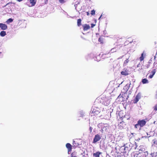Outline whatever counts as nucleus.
<instances>
[{
    "instance_id": "obj_45",
    "label": "nucleus",
    "mask_w": 157,
    "mask_h": 157,
    "mask_svg": "<svg viewBox=\"0 0 157 157\" xmlns=\"http://www.w3.org/2000/svg\"><path fill=\"white\" fill-rule=\"evenodd\" d=\"M156 56H154V59H156Z\"/></svg>"
},
{
    "instance_id": "obj_22",
    "label": "nucleus",
    "mask_w": 157,
    "mask_h": 157,
    "mask_svg": "<svg viewBox=\"0 0 157 157\" xmlns=\"http://www.w3.org/2000/svg\"><path fill=\"white\" fill-rule=\"evenodd\" d=\"M151 157H157V152L151 153Z\"/></svg>"
},
{
    "instance_id": "obj_11",
    "label": "nucleus",
    "mask_w": 157,
    "mask_h": 157,
    "mask_svg": "<svg viewBox=\"0 0 157 157\" xmlns=\"http://www.w3.org/2000/svg\"><path fill=\"white\" fill-rule=\"evenodd\" d=\"M151 59L149 61L148 63H147V64L143 66L144 68H148L150 66V63H151Z\"/></svg>"
},
{
    "instance_id": "obj_26",
    "label": "nucleus",
    "mask_w": 157,
    "mask_h": 157,
    "mask_svg": "<svg viewBox=\"0 0 157 157\" xmlns=\"http://www.w3.org/2000/svg\"><path fill=\"white\" fill-rule=\"evenodd\" d=\"M128 59H127L126 60H125L124 62V65H126L127 64V63H128Z\"/></svg>"
},
{
    "instance_id": "obj_41",
    "label": "nucleus",
    "mask_w": 157,
    "mask_h": 157,
    "mask_svg": "<svg viewBox=\"0 0 157 157\" xmlns=\"http://www.w3.org/2000/svg\"><path fill=\"white\" fill-rule=\"evenodd\" d=\"M106 55V54H103V55H102V59H103V58L104 56V55Z\"/></svg>"
},
{
    "instance_id": "obj_19",
    "label": "nucleus",
    "mask_w": 157,
    "mask_h": 157,
    "mask_svg": "<svg viewBox=\"0 0 157 157\" xmlns=\"http://www.w3.org/2000/svg\"><path fill=\"white\" fill-rule=\"evenodd\" d=\"M82 20L81 19H78L77 22V25L78 26H79L81 25Z\"/></svg>"
},
{
    "instance_id": "obj_36",
    "label": "nucleus",
    "mask_w": 157,
    "mask_h": 157,
    "mask_svg": "<svg viewBox=\"0 0 157 157\" xmlns=\"http://www.w3.org/2000/svg\"><path fill=\"white\" fill-rule=\"evenodd\" d=\"M123 57V56H121L119 58H118V59H121V58H122Z\"/></svg>"
},
{
    "instance_id": "obj_38",
    "label": "nucleus",
    "mask_w": 157,
    "mask_h": 157,
    "mask_svg": "<svg viewBox=\"0 0 157 157\" xmlns=\"http://www.w3.org/2000/svg\"><path fill=\"white\" fill-rule=\"evenodd\" d=\"M90 132H91L92 131V128L91 127H90Z\"/></svg>"
},
{
    "instance_id": "obj_17",
    "label": "nucleus",
    "mask_w": 157,
    "mask_h": 157,
    "mask_svg": "<svg viewBox=\"0 0 157 157\" xmlns=\"http://www.w3.org/2000/svg\"><path fill=\"white\" fill-rule=\"evenodd\" d=\"M145 56V54L143 52L140 58V61L143 60Z\"/></svg>"
},
{
    "instance_id": "obj_1",
    "label": "nucleus",
    "mask_w": 157,
    "mask_h": 157,
    "mask_svg": "<svg viewBox=\"0 0 157 157\" xmlns=\"http://www.w3.org/2000/svg\"><path fill=\"white\" fill-rule=\"evenodd\" d=\"M130 84H127L124 87L123 89L126 92V91L129 89V85H130ZM127 95V93L126 92L124 93V94H122V98H123V99H122V100L123 101H124V100L125 101V100H127V99H128V96H127V97L126 98H124V97H126V96Z\"/></svg>"
},
{
    "instance_id": "obj_27",
    "label": "nucleus",
    "mask_w": 157,
    "mask_h": 157,
    "mask_svg": "<svg viewBox=\"0 0 157 157\" xmlns=\"http://www.w3.org/2000/svg\"><path fill=\"white\" fill-rule=\"evenodd\" d=\"M157 67V62H155L153 64V67Z\"/></svg>"
},
{
    "instance_id": "obj_32",
    "label": "nucleus",
    "mask_w": 157,
    "mask_h": 157,
    "mask_svg": "<svg viewBox=\"0 0 157 157\" xmlns=\"http://www.w3.org/2000/svg\"><path fill=\"white\" fill-rule=\"evenodd\" d=\"M91 27L92 28H93L95 26V24L92 23V24H91Z\"/></svg>"
},
{
    "instance_id": "obj_14",
    "label": "nucleus",
    "mask_w": 157,
    "mask_h": 157,
    "mask_svg": "<svg viewBox=\"0 0 157 157\" xmlns=\"http://www.w3.org/2000/svg\"><path fill=\"white\" fill-rule=\"evenodd\" d=\"M121 74L122 75L126 76L128 75L129 74L128 71H127L125 70L121 71Z\"/></svg>"
},
{
    "instance_id": "obj_7",
    "label": "nucleus",
    "mask_w": 157,
    "mask_h": 157,
    "mask_svg": "<svg viewBox=\"0 0 157 157\" xmlns=\"http://www.w3.org/2000/svg\"><path fill=\"white\" fill-rule=\"evenodd\" d=\"M66 147L68 149V152L69 153L70 151H71L72 150V146L69 143H67L66 145Z\"/></svg>"
},
{
    "instance_id": "obj_30",
    "label": "nucleus",
    "mask_w": 157,
    "mask_h": 157,
    "mask_svg": "<svg viewBox=\"0 0 157 157\" xmlns=\"http://www.w3.org/2000/svg\"><path fill=\"white\" fill-rule=\"evenodd\" d=\"M154 110L155 111L157 110V105H156L154 107Z\"/></svg>"
},
{
    "instance_id": "obj_4",
    "label": "nucleus",
    "mask_w": 157,
    "mask_h": 157,
    "mask_svg": "<svg viewBox=\"0 0 157 157\" xmlns=\"http://www.w3.org/2000/svg\"><path fill=\"white\" fill-rule=\"evenodd\" d=\"M156 72V70L155 69H153L151 72V74L148 77V78H151L153 77V76L155 74Z\"/></svg>"
},
{
    "instance_id": "obj_46",
    "label": "nucleus",
    "mask_w": 157,
    "mask_h": 157,
    "mask_svg": "<svg viewBox=\"0 0 157 157\" xmlns=\"http://www.w3.org/2000/svg\"><path fill=\"white\" fill-rule=\"evenodd\" d=\"M121 94L120 95V96H119V97H120L121 96Z\"/></svg>"
},
{
    "instance_id": "obj_34",
    "label": "nucleus",
    "mask_w": 157,
    "mask_h": 157,
    "mask_svg": "<svg viewBox=\"0 0 157 157\" xmlns=\"http://www.w3.org/2000/svg\"><path fill=\"white\" fill-rule=\"evenodd\" d=\"M12 3V2H9V3H7L6 5L5 6H7V5H9L10 4V3Z\"/></svg>"
},
{
    "instance_id": "obj_6",
    "label": "nucleus",
    "mask_w": 157,
    "mask_h": 157,
    "mask_svg": "<svg viewBox=\"0 0 157 157\" xmlns=\"http://www.w3.org/2000/svg\"><path fill=\"white\" fill-rule=\"evenodd\" d=\"M125 125V123L123 122H121L118 125L119 128L121 129H122L124 128Z\"/></svg>"
},
{
    "instance_id": "obj_12",
    "label": "nucleus",
    "mask_w": 157,
    "mask_h": 157,
    "mask_svg": "<svg viewBox=\"0 0 157 157\" xmlns=\"http://www.w3.org/2000/svg\"><path fill=\"white\" fill-rule=\"evenodd\" d=\"M141 156V154L140 153L137 154L135 153H133L132 154V157H140Z\"/></svg>"
},
{
    "instance_id": "obj_43",
    "label": "nucleus",
    "mask_w": 157,
    "mask_h": 157,
    "mask_svg": "<svg viewBox=\"0 0 157 157\" xmlns=\"http://www.w3.org/2000/svg\"><path fill=\"white\" fill-rule=\"evenodd\" d=\"M120 157H120H118V156H112V157Z\"/></svg>"
},
{
    "instance_id": "obj_8",
    "label": "nucleus",
    "mask_w": 157,
    "mask_h": 157,
    "mask_svg": "<svg viewBox=\"0 0 157 157\" xmlns=\"http://www.w3.org/2000/svg\"><path fill=\"white\" fill-rule=\"evenodd\" d=\"M83 30L84 31H86L90 29V26L88 24H85L82 25Z\"/></svg>"
},
{
    "instance_id": "obj_21",
    "label": "nucleus",
    "mask_w": 157,
    "mask_h": 157,
    "mask_svg": "<svg viewBox=\"0 0 157 157\" xmlns=\"http://www.w3.org/2000/svg\"><path fill=\"white\" fill-rule=\"evenodd\" d=\"M78 144L76 143L75 141H74L73 143L72 147H78Z\"/></svg>"
},
{
    "instance_id": "obj_44",
    "label": "nucleus",
    "mask_w": 157,
    "mask_h": 157,
    "mask_svg": "<svg viewBox=\"0 0 157 157\" xmlns=\"http://www.w3.org/2000/svg\"><path fill=\"white\" fill-rule=\"evenodd\" d=\"M87 15H88L89 14V12H87Z\"/></svg>"
},
{
    "instance_id": "obj_31",
    "label": "nucleus",
    "mask_w": 157,
    "mask_h": 157,
    "mask_svg": "<svg viewBox=\"0 0 157 157\" xmlns=\"http://www.w3.org/2000/svg\"><path fill=\"white\" fill-rule=\"evenodd\" d=\"M116 51V48H113L111 50V52H113Z\"/></svg>"
},
{
    "instance_id": "obj_18",
    "label": "nucleus",
    "mask_w": 157,
    "mask_h": 157,
    "mask_svg": "<svg viewBox=\"0 0 157 157\" xmlns=\"http://www.w3.org/2000/svg\"><path fill=\"white\" fill-rule=\"evenodd\" d=\"M142 82L143 84H146L148 83L149 82V81L146 78H144L142 80Z\"/></svg>"
},
{
    "instance_id": "obj_24",
    "label": "nucleus",
    "mask_w": 157,
    "mask_h": 157,
    "mask_svg": "<svg viewBox=\"0 0 157 157\" xmlns=\"http://www.w3.org/2000/svg\"><path fill=\"white\" fill-rule=\"evenodd\" d=\"M71 157H77L76 155V152H73L71 154Z\"/></svg>"
},
{
    "instance_id": "obj_25",
    "label": "nucleus",
    "mask_w": 157,
    "mask_h": 157,
    "mask_svg": "<svg viewBox=\"0 0 157 157\" xmlns=\"http://www.w3.org/2000/svg\"><path fill=\"white\" fill-rule=\"evenodd\" d=\"M95 10H93L91 11L90 13L92 15H94L95 14Z\"/></svg>"
},
{
    "instance_id": "obj_15",
    "label": "nucleus",
    "mask_w": 157,
    "mask_h": 157,
    "mask_svg": "<svg viewBox=\"0 0 157 157\" xmlns=\"http://www.w3.org/2000/svg\"><path fill=\"white\" fill-rule=\"evenodd\" d=\"M30 3L31 4L30 6H35L36 3V0H30Z\"/></svg>"
},
{
    "instance_id": "obj_10",
    "label": "nucleus",
    "mask_w": 157,
    "mask_h": 157,
    "mask_svg": "<svg viewBox=\"0 0 157 157\" xmlns=\"http://www.w3.org/2000/svg\"><path fill=\"white\" fill-rule=\"evenodd\" d=\"M153 144L152 145L157 148V138H154L152 140Z\"/></svg>"
},
{
    "instance_id": "obj_37",
    "label": "nucleus",
    "mask_w": 157,
    "mask_h": 157,
    "mask_svg": "<svg viewBox=\"0 0 157 157\" xmlns=\"http://www.w3.org/2000/svg\"><path fill=\"white\" fill-rule=\"evenodd\" d=\"M142 68H139V69H138V70L139 71H141V70H142Z\"/></svg>"
},
{
    "instance_id": "obj_9",
    "label": "nucleus",
    "mask_w": 157,
    "mask_h": 157,
    "mask_svg": "<svg viewBox=\"0 0 157 157\" xmlns=\"http://www.w3.org/2000/svg\"><path fill=\"white\" fill-rule=\"evenodd\" d=\"M104 37L103 36H100L98 39V41L101 44H103L105 42V40L104 39Z\"/></svg>"
},
{
    "instance_id": "obj_23",
    "label": "nucleus",
    "mask_w": 157,
    "mask_h": 157,
    "mask_svg": "<svg viewBox=\"0 0 157 157\" xmlns=\"http://www.w3.org/2000/svg\"><path fill=\"white\" fill-rule=\"evenodd\" d=\"M13 21V19H12V18H10L7 20V21H6V22L7 24H9L10 23L12 22Z\"/></svg>"
},
{
    "instance_id": "obj_2",
    "label": "nucleus",
    "mask_w": 157,
    "mask_h": 157,
    "mask_svg": "<svg viewBox=\"0 0 157 157\" xmlns=\"http://www.w3.org/2000/svg\"><path fill=\"white\" fill-rule=\"evenodd\" d=\"M101 139V137L100 135L97 134L95 135L94 138L93 143H95Z\"/></svg>"
},
{
    "instance_id": "obj_39",
    "label": "nucleus",
    "mask_w": 157,
    "mask_h": 157,
    "mask_svg": "<svg viewBox=\"0 0 157 157\" xmlns=\"http://www.w3.org/2000/svg\"><path fill=\"white\" fill-rule=\"evenodd\" d=\"M16 0L19 2H20L23 1V0Z\"/></svg>"
},
{
    "instance_id": "obj_40",
    "label": "nucleus",
    "mask_w": 157,
    "mask_h": 157,
    "mask_svg": "<svg viewBox=\"0 0 157 157\" xmlns=\"http://www.w3.org/2000/svg\"><path fill=\"white\" fill-rule=\"evenodd\" d=\"M140 64L139 63L137 66V67H140Z\"/></svg>"
},
{
    "instance_id": "obj_20",
    "label": "nucleus",
    "mask_w": 157,
    "mask_h": 157,
    "mask_svg": "<svg viewBox=\"0 0 157 157\" xmlns=\"http://www.w3.org/2000/svg\"><path fill=\"white\" fill-rule=\"evenodd\" d=\"M6 35V32L4 31H1L0 33V35L2 37L5 36Z\"/></svg>"
},
{
    "instance_id": "obj_28",
    "label": "nucleus",
    "mask_w": 157,
    "mask_h": 157,
    "mask_svg": "<svg viewBox=\"0 0 157 157\" xmlns=\"http://www.w3.org/2000/svg\"><path fill=\"white\" fill-rule=\"evenodd\" d=\"M139 126H140V125L138 124V123L137 122V124H136L135 125V127L136 128H140V127Z\"/></svg>"
},
{
    "instance_id": "obj_3",
    "label": "nucleus",
    "mask_w": 157,
    "mask_h": 157,
    "mask_svg": "<svg viewBox=\"0 0 157 157\" xmlns=\"http://www.w3.org/2000/svg\"><path fill=\"white\" fill-rule=\"evenodd\" d=\"M137 122L140 126V127H143L146 123V121L144 120H140L138 121Z\"/></svg>"
},
{
    "instance_id": "obj_13",
    "label": "nucleus",
    "mask_w": 157,
    "mask_h": 157,
    "mask_svg": "<svg viewBox=\"0 0 157 157\" xmlns=\"http://www.w3.org/2000/svg\"><path fill=\"white\" fill-rule=\"evenodd\" d=\"M140 98V94H138L136 97L135 100V103H137Z\"/></svg>"
},
{
    "instance_id": "obj_35",
    "label": "nucleus",
    "mask_w": 157,
    "mask_h": 157,
    "mask_svg": "<svg viewBox=\"0 0 157 157\" xmlns=\"http://www.w3.org/2000/svg\"><path fill=\"white\" fill-rule=\"evenodd\" d=\"M124 149L125 150H127L128 149V147H124Z\"/></svg>"
},
{
    "instance_id": "obj_29",
    "label": "nucleus",
    "mask_w": 157,
    "mask_h": 157,
    "mask_svg": "<svg viewBox=\"0 0 157 157\" xmlns=\"http://www.w3.org/2000/svg\"><path fill=\"white\" fill-rule=\"evenodd\" d=\"M59 1L61 3H63L65 2V0H59Z\"/></svg>"
},
{
    "instance_id": "obj_16",
    "label": "nucleus",
    "mask_w": 157,
    "mask_h": 157,
    "mask_svg": "<svg viewBox=\"0 0 157 157\" xmlns=\"http://www.w3.org/2000/svg\"><path fill=\"white\" fill-rule=\"evenodd\" d=\"M101 154V152H96V153H93V155L94 157H99V155Z\"/></svg>"
},
{
    "instance_id": "obj_47",
    "label": "nucleus",
    "mask_w": 157,
    "mask_h": 157,
    "mask_svg": "<svg viewBox=\"0 0 157 157\" xmlns=\"http://www.w3.org/2000/svg\"><path fill=\"white\" fill-rule=\"evenodd\" d=\"M141 155L140 156V157H141Z\"/></svg>"
},
{
    "instance_id": "obj_33",
    "label": "nucleus",
    "mask_w": 157,
    "mask_h": 157,
    "mask_svg": "<svg viewBox=\"0 0 157 157\" xmlns=\"http://www.w3.org/2000/svg\"><path fill=\"white\" fill-rule=\"evenodd\" d=\"M91 110L92 113H95L96 111L94 110V109H92Z\"/></svg>"
},
{
    "instance_id": "obj_42",
    "label": "nucleus",
    "mask_w": 157,
    "mask_h": 157,
    "mask_svg": "<svg viewBox=\"0 0 157 157\" xmlns=\"http://www.w3.org/2000/svg\"><path fill=\"white\" fill-rule=\"evenodd\" d=\"M48 2V0H46V1L45 2V4H46L47 3V2Z\"/></svg>"
},
{
    "instance_id": "obj_5",
    "label": "nucleus",
    "mask_w": 157,
    "mask_h": 157,
    "mask_svg": "<svg viewBox=\"0 0 157 157\" xmlns=\"http://www.w3.org/2000/svg\"><path fill=\"white\" fill-rule=\"evenodd\" d=\"M0 28L2 30H5L7 29V26L4 24L0 23Z\"/></svg>"
}]
</instances>
